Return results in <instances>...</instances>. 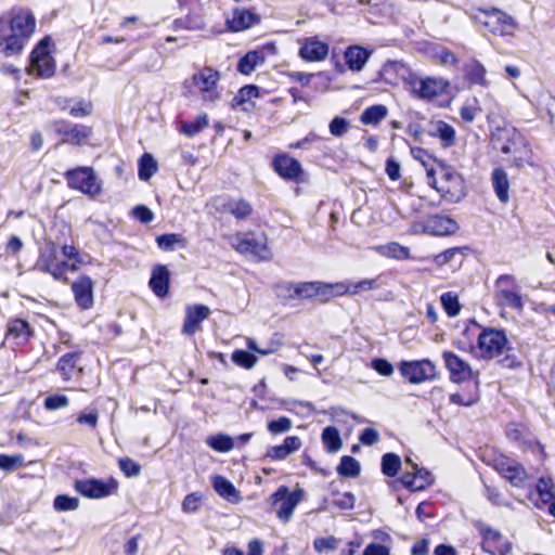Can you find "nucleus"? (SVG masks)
<instances>
[{"instance_id":"obj_33","label":"nucleus","mask_w":555,"mask_h":555,"mask_svg":"<svg viewBox=\"0 0 555 555\" xmlns=\"http://www.w3.org/2000/svg\"><path fill=\"white\" fill-rule=\"evenodd\" d=\"M0 37H1L0 47L2 48V51L7 55H14V54L20 53L23 50L25 42L27 41V39L20 38L18 35H15L11 31L9 35H5L3 29H1V28H0Z\"/></svg>"},{"instance_id":"obj_60","label":"nucleus","mask_w":555,"mask_h":555,"mask_svg":"<svg viewBox=\"0 0 555 555\" xmlns=\"http://www.w3.org/2000/svg\"><path fill=\"white\" fill-rule=\"evenodd\" d=\"M133 216L140 220L142 223H150L154 219L153 211L144 206V205H138L132 209Z\"/></svg>"},{"instance_id":"obj_11","label":"nucleus","mask_w":555,"mask_h":555,"mask_svg":"<svg viewBox=\"0 0 555 555\" xmlns=\"http://www.w3.org/2000/svg\"><path fill=\"white\" fill-rule=\"evenodd\" d=\"M54 131L63 137L62 143L82 145L92 134V129L85 125L57 120L53 124Z\"/></svg>"},{"instance_id":"obj_24","label":"nucleus","mask_w":555,"mask_h":555,"mask_svg":"<svg viewBox=\"0 0 555 555\" xmlns=\"http://www.w3.org/2000/svg\"><path fill=\"white\" fill-rule=\"evenodd\" d=\"M209 312V308L205 305L188 307L182 332L193 335L199 328V324L208 318Z\"/></svg>"},{"instance_id":"obj_38","label":"nucleus","mask_w":555,"mask_h":555,"mask_svg":"<svg viewBox=\"0 0 555 555\" xmlns=\"http://www.w3.org/2000/svg\"><path fill=\"white\" fill-rule=\"evenodd\" d=\"M388 109L384 105H373L363 111L360 120L364 125H376L387 116Z\"/></svg>"},{"instance_id":"obj_61","label":"nucleus","mask_w":555,"mask_h":555,"mask_svg":"<svg viewBox=\"0 0 555 555\" xmlns=\"http://www.w3.org/2000/svg\"><path fill=\"white\" fill-rule=\"evenodd\" d=\"M372 367L383 376H390L393 373V367L386 359H374Z\"/></svg>"},{"instance_id":"obj_28","label":"nucleus","mask_w":555,"mask_h":555,"mask_svg":"<svg viewBox=\"0 0 555 555\" xmlns=\"http://www.w3.org/2000/svg\"><path fill=\"white\" fill-rule=\"evenodd\" d=\"M491 183L498 199L505 204L509 201V179L507 172L502 168L493 169Z\"/></svg>"},{"instance_id":"obj_43","label":"nucleus","mask_w":555,"mask_h":555,"mask_svg":"<svg viewBox=\"0 0 555 555\" xmlns=\"http://www.w3.org/2000/svg\"><path fill=\"white\" fill-rule=\"evenodd\" d=\"M465 74L472 83L486 85V69L477 61H473L465 66Z\"/></svg>"},{"instance_id":"obj_6","label":"nucleus","mask_w":555,"mask_h":555,"mask_svg":"<svg viewBox=\"0 0 555 555\" xmlns=\"http://www.w3.org/2000/svg\"><path fill=\"white\" fill-rule=\"evenodd\" d=\"M70 189L78 190L88 195H96L101 192V184L90 167H79L65 173Z\"/></svg>"},{"instance_id":"obj_5","label":"nucleus","mask_w":555,"mask_h":555,"mask_svg":"<svg viewBox=\"0 0 555 555\" xmlns=\"http://www.w3.org/2000/svg\"><path fill=\"white\" fill-rule=\"evenodd\" d=\"M478 348L483 358L500 357L507 348V338L503 330L493 327L483 328L478 335Z\"/></svg>"},{"instance_id":"obj_40","label":"nucleus","mask_w":555,"mask_h":555,"mask_svg":"<svg viewBox=\"0 0 555 555\" xmlns=\"http://www.w3.org/2000/svg\"><path fill=\"white\" fill-rule=\"evenodd\" d=\"M401 467V459L396 453H385L382 456V473L387 477H395Z\"/></svg>"},{"instance_id":"obj_7","label":"nucleus","mask_w":555,"mask_h":555,"mask_svg":"<svg viewBox=\"0 0 555 555\" xmlns=\"http://www.w3.org/2000/svg\"><path fill=\"white\" fill-rule=\"evenodd\" d=\"M482 17L478 21L495 36H511L514 34L517 24L514 18L506 13L491 9L490 11H481Z\"/></svg>"},{"instance_id":"obj_62","label":"nucleus","mask_w":555,"mask_h":555,"mask_svg":"<svg viewBox=\"0 0 555 555\" xmlns=\"http://www.w3.org/2000/svg\"><path fill=\"white\" fill-rule=\"evenodd\" d=\"M336 539L334 537H327V538H318L313 542L314 550L317 552H324L334 550L336 547Z\"/></svg>"},{"instance_id":"obj_49","label":"nucleus","mask_w":555,"mask_h":555,"mask_svg":"<svg viewBox=\"0 0 555 555\" xmlns=\"http://www.w3.org/2000/svg\"><path fill=\"white\" fill-rule=\"evenodd\" d=\"M208 126V117L206 114L199 115L192 122H184L181 131L188 137H193Z\"/></svg>"},{"instance_id":"obj_15","label":"nucleus","mask_w":555,"mask_h":555,"mask_svg":"<svg viewBox=\"0 0 555 555\" xmlns=\"http://www.w3.org/2000/svg\"><path fill=\"white\" fill-rule=\"evenodd\" d=\"M442 358L452 382L463 383L470 379L472 367L466 361L451 351H443Z\"/></svg>"},{"instance_id":"obj_30","label":"nucleus","mask_w":555,"mask_h":555,"mask_svg":"<svg viewBox=\"0 0 555 555\" xmlns=\"http://www.w3.org/2000/svg\"><path fill=\"white\" fill-rule=\"evenodd\" d=\"M429 134L439 138L443 147H450L455 144V129L443 120L434 122Z\"/></svg>"},{"instance_id":"obj_35","label":"nucleus","mask_w":555,"mask_h":555,"mask_svg":"<svg viewBox=\"0 0 555 555\" xmlns=\"http://www.w3.org/2000/svg\"><path fill=\"white\" fill-rule=\"evenodd\" d=\"M212 487L220 496L228 500L229 502H236L238 500L237 490L223 476H215L212 478Z\"/></svg>"},{"instance_id":"obj_37","label":"nucleus","mask_w":555,"mask_h":555,"mask_svg":"<svg viewBox=\"0 0 555 555\" xmlns=\"http://www.w3.org/2000/svg\"><path fill=\"white\" fill-rule=\"evenodd\" d=\"M337 474L341 477L354 478L360 475V463L350 455H344L337 466Z\"/></svg>"},{"instance_id":"obj_14","label":"nucleus","mask_w":555,"mask_h":555,"mask_svg":"<svg viewBox=\"0 0 555 555\" xmlns=\"http://www.w3.org/2000/svg\"><path fill=\"white\" fill-rule=\"evenodd\" d=\"M300 496L301 494L299 491L289 493L286 487L279 488V490L272 495L274 504L279 503L276 514L281 520L286 522L291 519L295 507L300 501Z\"/></svg>"},{"instance_id":"obj_57","label":"nucleus","mask_w":555,"mask_h":555,"mask_svg":"<svg viewBox=\"0 0 555 555\" xmlns=\"http://www.w3.org/2000/svg\"><path fill=\"white\" fill-rule=\"evenodd\" d=\"M356 498L351 492L337 493L333 504L339 509L349 511L354 507Z\"/></svg>"},{"instance_id":"obj_56","label":"nucleus","mask_w":555,"mask_h":555,"mask_svg":"<svg viewBox=\"0 0 555 555\" xmlns=\"http://www.w3.org/2000/svg\"><path fill=\"white\" fill-rule=\"evenodd\" d=\"M386 255L388 257L395 259H409L410 258V249L405 246H402L398 243H390L386 247Z\"/></svg>"},{"instance_id":"obj_1","label":"nucleus","mask_w":555,"mask_h":555,"mask_svg":"<svg viewBox=\"0 0 555 555\" xmlns=\"http://www.w3.org/2000/svg\"><path fill=\"white\" fill-rule=\"evenodd\" d=\"M427 180L447 202L459 203L466 195L464 179L453 167L444 163H438L436 168L428 169Z\"/></svg>"},{"instance_id":"obj_58","label":"nucleus","mask_w":555,"mask_h":555,"mask_svg":"<svg viewBox=\"0 0 555 555\" xmlns=\"http://www.w3.org/2000/svg\"><path fill=\"white\" fill-rule=\"evenodd\" d=\"M119 468L127 477H135L141 472V466L129 457L119 460Z\"/></svg>"},{"instance_id":"obj_54","label":"nucleus","mask_w":555,"mask_h":555,"mask_svg":"<svg viewBox=\"0 0 555 555\" xmlns=\"http://www.w3.org/2000/svg\"><path fill=\"white\" fill-rule=\"evenodd\" d=\"M292 428V421L286 416H281L268 423V430L272 435H279L288 431Z\"/></svg>"},{"instance_id":"obj_63","label":"nucleus","mask_w":555,"mask_h":555,"mask_svg":"<svg viewBox=\"0 0 555 555\" xmlns=\"http://www.w3.org/2000/svg\"><path fill=\"white\" fill-rule=\"evenodd\" d=\"M379 434L374 428H365L360 435V441L364 446H373L379 441Z\"/></svg>"},{"instance_id":"obj_3","label":"nucleus","mask_w":555,"mask_h":555,"mask_svg":"<svg viewBox=\"0 0 555 555\" xmlns=\"http://www.w3.org/2000/svg\"><path fill=\"white\" fill-rule=\"evenodd\" d=\"M231 245L238 253L250 255L260 261H268L272 257L267 244V237L263 234L237 233L231 237Z\"/></svg>"},{"instance_id":"obj_17","label":"nucleus","mask_w":555,"mask_h":555,"mask_svg":"<svg viewBox=\"0 0 555 555\" xmlns=\"http://www.w3.org/2000/svg\"><path fill=\"white\" fill-rule=\"evenodd\" d=\"M328 44L315 37L306 38L299 49V56L308 62H320L328 54Z\"/></svg>"},{"instance_id":"obj_55","label":"nucleus","mask_w":555,"mask_h":555,"mask_svg":"<svg viewBox=\"0 0 555 555\" xmlns=\"http://www.w3.org/2000/svg\"><path fill=\"white\" fill-rule=\"evenodd\" d=\"M69 404V399L64 395H51L44 399L43 405L48 411H54L65 408Z\"/></svg>"},{"instance_id":"obj_22","label":"nucleus","mask_w":555,"mask_h":555,"mask_svg":"<svg viewBox=\"0 0 555 555\" xmlns=\"http://www.w3.org/2000/svg\"><path fill=\"white\" fill-rule=\"evenodd\" d=\"M372 51L358 44L349 46L344 52L346 65L351 72H361L369 59Z\"/></svg>"},{"instance_id":"obj_53","label":"nucleus","mask_w":555,"mask_h":555,"mask_svg":"<svg viewBox=\"0 0 555 555\" xmlns=\"http://www.w3.org/2000/svg\"><path fill=\"white\" fill-rule=\"evenodd\" d=\"M258 96V88L256 86L249 85L244 86L240 89L238 93L233 98V106L241 105L253 98Z\"/></svg>"},{"instance_id":"obj_51","label":"nucleus","mask_w":555,"mask_h":555,"mask_svg":"<svg viewBox=\"0 0 555 555\" xmlns=\"http://www.w3.org/2000/svg\"><path fill=\"white\" fill-rule=\"evenodd\" d=\"M79 500L77 498H72L68 495H57L54 499L53 506L56 511L65 512V511H74L78 508Z\"/></svg>"},{"instance_id":"obj_26","label":"nucleus","mask_w":555,"mask_h":555,"mask_svg":"<svg viewBox=\"0 0 555 555\" xmlns=\"http://www.w3.org/2000/svg\"><path fill=\"white\" fill-rule=\"evenodd\" d=\"M93 283L89 276H80L72 284L76 302L82 308L88 309L93 304L92 295Z\"/></svg>"},{"instance_id":"obj_10","label":"nucleus","mask_w":555,"mask_h":555,"mask_svg":"<svg viewBox=\"0 0 555 555\" xmlns=\"http://www.w3.org/2000/svg\"><path fill=\"white\" fill-rule=\"evenodd\" d=\"M400 373L411 384H421L431 380L436 376L435 365L427 359L420 361H403L400 364Z\"/></svg>"},{"instance_id":"obj_13","label":"nucleus","mask_w":555,"mask_h":555,"mask_svg":"<svg viewBox=\"0 0 555 555\" xmlns=\"http://www.w3.org/2000/svg\"><path fill=\"white\" fill-rule=\"evenodd\" d=\"M193 82L203 94L204 101H215L219 93L216 91L219 80V73L211 67H205L199 73L193 75Z\"/></svg>"},{"instance_id":"obj_20","label":"nucleus","mask_w":555,"mask_h":555,"mask_svg":"<svg viewBox=\"0 0 555 555\" xmlns=\"http://www.w3.org/2000/svg\"><path fill=\"white\" fill-rule=\"evenodd\" d=\"M402 485L411 491L424 490L433 482L431 474L417 464H413V472L404 473L401 477Z\"/></svg>"},{"instance_id":"obj_31","label":"nucleus","mask_w":555,"mask_h":555,"mask_svg":"<svg viewBox=\"0 0 555 555\" xmlns=\"http://www.w3.org/2000/svg\"><path fill=\"white\" fill-rule=\"evenodd\" d=\"M8 338H13L16 340V344H24L31 336V330L29 324L22 320L15 319L9 322L8 324Z\"/></svg>"},{"instance_id":"obj_39","label":"nucleus","mask_w":555,"mask_h":555,"mask_svg":"<svg viewBox=\"0 0 555 555\" xmlns=\"http://www.w3.org/2000/svg\"><path fill=\"white\" fill-rule=\"evenodd\" d=\"M206 444L212 450L221 453L229 452L234 447L233 439L225 434H218L207 437Z\"/></svg>"},{"instance_id":"obj_9","label":"nucleus","mask_w":555,"mask_h":555,"mask_svg":"<svg viewBox=\"0 0 555 555\" xmlns=\"http://www.w3.org/2000/svg\"><path fill=\"white\" fill-rule=\"evenodd\" d=\"M494 468L512 486L526 487L528 474L524 466L515 460L501 455L494 460Z\"/></svg>"},{"instance_id":"obj_44","label":"nucleus","mask_w":555,"mask_h":555,"mask_svg":"<svg viewBox=\"0 0 555 555\" xmlns=\"http://www.w3.org/2000/svg\"><path fill=\"white\" fill-rule=\"evenodd\" d=\"M231 360L237 366L246 370L253 369L258 361L255 354L242 349L234 350L231 354Z\"/></svg>"},{"instance_id":"obj_48","label":"nucleus","mask_w":555,"mask_h":555,"mask_svg":"<svg viewBox=\"0 0 555 555\" xmlns=\"http://www.w3.org/2000/svg\"><path fill=\"white\" fill-rule=\"evenodd\" d=\"M227 210L238 219L245 218L251 212V206L244 199H233L227 204Z\"/></svg>"},{"instance_id":"obj_16","label":"nucleus","mask_w":555,"mask_h":555,"mask_svg":"<svg viewBox=\"0 0 555 555\" xmlns=\"http://www.w3.org/2000/svg\"><path fill=\"white\" fill-rule=\"evenodd\" d=\"M35 26L36 18L28 10L18 11L10 20V31L27 40L35 31Z\"/></svg>"},{"instance_id":"obj_19","label":"nucleus","mask_w":555,"mask_h":555,"mask_svg":"<svg viewBox=\"0 0 555 555\" xmlns=\"http://www.w3.org/2000/svg\"><path fill=\"white\" fill-rule=\"evenodd\" d=\"M260 23V16L250 10L235 8L227 17V25L232 31H243Z\"/></svg>"},{"instance_id":"obj_47","label":"nucleus","mask_w":555,"mask_h":555,"mask_svg":"<svg viewBox=\"0 0 555 555\" xmlns=\"http://www.w3.org/2000/svg\"><path fill=\"white\" fill-rule=\"evenodd\" d=\"M383 283L380 276L375 279H363L359 282H351V293L353 295H358L363 292H369L373 289H378L382 287Z\"/></svg>"},{"instance_id":"obj_12","label":"nucleus","mask_w":555,"mask_h":555,"mask_svg":"<svg viewBox=\"0 0 555 555\" xmlns=\"http://www.w3.org/2000/svg\"><path fill=\"white\" fill-rule=\"evenodd\" d=\"M76 490L83 496L101 499L111 495L118 488V482L111 479L104 482L99 479H86L76 481Z\"/></svg>"},{"instance_id":"obj_42","label":"nucleus","mask_w":555,"mask_h":555,"mask_svg":"<svg viewBox=\"0 0 555 555\" xmlns=\"http://www.w3.org/2000/svg\"><path fill=\"white\" fill-rule=\"evenodd\" d=\"M537 492L543 503H548L555 498V483L550 477H541L537 483Z\"/></svg>"},{"instance_id":"obj_59","label":"nucleus","mask_w":555,"mask_h":555,"mask_svg":"<svg viewBox=\"0 0 555 555\" xmlns=\"http://www.w3.org/2000/svg\"><path fill=\"white\" fill-rule=\"evenodd\" d=\"M330 132L334 137H341L348 131L349 122L343 117H335L330 122Z\"/></svg>"},{"instance_id":"obj_50","label":"nucleus","mask_w":555,"mask_h":555,"mask_svg":"<svg viewBox=\"0 0 555 555\" xmlns=\"http://www.w3.org/2000/svg\"><path fill=\"white\" fill-rule=\"evenodd\" d=\"M183 236L177 233L162 234L156 237L157 246L163 250H173L176 245H183Z\"/></svg>"},{"instance_id":"obj_34","label":"nucleus","mask_w":555,"mask_h":555,"mask_svg":"<svg viewBox=\"0 0 555 555\" xmlns=\"http://www.w3.org/2000/svg\"><path fill=\"white\" fill-rule=\"evenodd\" d=\"M495 297L501 306L515 309L518 311L522 310L524 308L521 296L514 289L507 287L495 289Z\"/></svg>"},{"instance_id":"obj_2","label":"nucleus","mask_w":555,"mask_h":555,"mask_svg":"<svg viewBox=\"0 0 555 555\" xmlns=\"http://www.w3.org/2000/svg\"><path fill=\"white\" fill-rule=\"evenodd\" d=\"M35 269L51 274L55 280L66 282L67 271H77L76 263L59 260L57 248L54 243H48L41 250Z\"/></svg>"},{"instance_id":"obj_29","label":"nucleus","mask_w":555,"mask_h":555,"mask_svg":"<svg viewBox=\"0 0 555 555\" xmlns=\"http://www.w3.org/2000/svg\"><path fill=\"white\" fill-rule=\"evenodd\" d=\"M79 358L80 352H68L59 359L56 371L62 375L63 380H70L76 371L81 372V369H78Z\"/></svg>"},{"instance_id":"obj_8","label":"nucleus","mask_w":555,"mask_h":555,"mask_svg":"<svg viewBox=\"0 0 555 555\" xmlns=\"http://www.w3.org/2000/svg\"><path fill=\"white\" fill-rule=\"evenodd\" d=\"M49 44L50 38L44 37L30 55L31 70L41 78H50L55 70V62L48 51Z\"/></svg>"},{"instance_id":"obj_18","label":"nucleus","mask_w":555,"mask_h":555,"mask_svg":"<svg viewBox=\"0 0 555 555\" xmlns=\"http://www.w3.org/2000/svg\"><path fill=\"white\" fill-rule=\"evenodd\" d=\"M457 229L459 225L453 219L440 215L428 217L424 223L425 232L437 236L453 234Z\"/></svg>"},{"instance_id":"obj_52","label":"nucleus","mask_w":555,"mask_h":555,"mask_svg":"<svg viewBox=\"0 0 555 555\" xmlns=\"http://www.w3.org/2000/svg\"><path fill=\"white\" fill-rule=\"evenodd\" d=\"M24 463V456L18 455H7L0 454V469L4 472H12L16 467L22 466Z\"/></svg>"},{"instance_id":"obj_4","label":"nucleus","mask_w":555,"mask_h":555,"mask_svg":"<svg viewBox=\"0 0 555 555\" xmlns=\"http://www.w3.org/2000/svg\"><path fill=\"white\" fill-rule=\"evenodd\" d=\"M495 146L504 154H514V164L516 167H522L525 158L520 154L526 150L522 135L515 128H502L493 135Z\"/></svg>"},{"instance_id":"obj_25","label":"nucleus","mask_w":555,"mask_h":555,"mask_svg":"<svg viewBox=\"0 0 555 555\" xmlns=\"http://www.w3.org/2000/svg\"><path fill=\"white\" fill-rule=\"evenodd\" d=\"M273 167L286 180H296L302 171L300 163L287 155H278L273 160Z\"/></svg>"},{"instance_id":"obj_41","label":"nucleus","mask_w":555,"mask_h":555,"mask_svg":"<svg viewBox=\"0 0 555 555\" xmlns=\"http://www.w3.org/2000/svg\"><path fill=\"white\" fill-rule=\"evenodd\" d=\"M157 171V163L154 157L145 153L139 160V178L142 181H147Z\"/></svg>"},{"instance_id":"obj_21","label":"nucleus","mask_w":555,"mask_h":555,"mask_svg":"<svg viewBox=\"0 0 555 555\" xmlns=\"http://www.w3.org/2000/svg\"><path fill=\"white\" fill-rule=\"evenodd\" d=\"M448 83L440 78L427 77L413 82V90L422 99H433L442 94Z\"/></svg>"},{"instance_id":"obj_64","label":"nucleus","mask_w":555,"mask_h":555,"mask_svg":"<svg viewBox=\"0 0 555 555\" xmlns=\"http://www.w3.org/2000/svg\"><path fill=\"white\" fill-rule=\"evenodd\" d=\"M363 555H390V550L383 544L370 543L364 548Z\"/></svg>"},{"instance_id":"obj_46","label":"nucleus","mask_w":555,"mask_h":555,"mask_svg":"<svg viewBox=\"0 0 555 555\" xmlns=\"http://www.w3.org/2000/svg\"><path fill=\"white\" fill-rule=\"evenodd\" d=\"M442 307L449 317H456L460 313L461 305L459 298L452 292H448L440 297Z\"/></svg>"},{"instance_id":"obj_36","label":"nucleus","mask_w":555,"mask_h":555,"mask_svg":"<svg viewBox=\"0 0 555 555\" xmlns=\"http://www.w3.org/2000/svg\"><path fill=\"white\" fill-rule=\"evenodd\" d=\"M322 442L324 448L330 453H335L340 450L343 442L339 431L334 426H327L322 431Z\"/></svg>"},{"instance_id":"obj_32","label":"nucleus","mask_w":555,"mask_h":555,"mask_svg":"<svg viewBox=\"0 0 555 555\" xmlns=\"http://www.w3.org/2000/svg\"><path fill=\"white\" fill-rule=\"evenodd\" d=\"M478 530L482 537V547L486 552L495 554L501 551L499 546H496V543L502 540L500 531L482 524L478 525Z\"/></svg>"},{"instance_id":"obj_27","label":"nucleus","mask_w":555,"mask_h":555,"mask_svg":"<svg viewBox=\"0 0 555 555\" xmlns=\"http://www.w3.org/2000/svg\"><path fill=\"white\" fill-rule=\"evenodd\" d=\"M279 287L284 288L287 292H289L293 288L294 294H289V297L292 298H311L319 294L326 293L323 291L324 283L321 282H302L294 285V287L291 284H284L280 285Z\"/></svg>"},{"instance_id":"obj_45","label":"nucleus","mask_w":555,"mask_h":555,"mask_svg":"<svg viewBox=\"0 0 555 555\" xmlns=\"http://www.w3.org/2000/svg\"><path fill=\"white\" fill-rule=\"evenodd\" d=\"M262 61V57L259 56L258 52L256 51H250V52H247L240 61H238V65H237V68L238 70L244 74V75H248L250 74L251 72H254V69L256 68V66L258 65V63Z\"/></svg>"},{"instance_id":"obj_23","label":"nucleus","mask_w":555,"mask_h":555,"mask_svg":"<svg viewBox=\"0 0 555 555\" xmlns=\"http://www.w3.org/2000/svg\"><path fill=\"white\" fill-rule=\"evenodd\" d=\"M170 272L164 264H156L152 270V275L149 285L153 293L164 298L167 296L169 291Z\"/></svg>"}]
</instances>
